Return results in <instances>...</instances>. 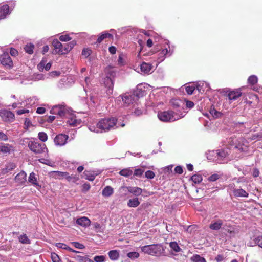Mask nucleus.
<instances>
[{
	"label": "nucleus",
	"mask_w": 262,
	"mask_h": 262,
	"mask_svg": "<svg viewBox=\"0 0 262 262\" xmlns=\"http://www.w3.org/2000/svg\"><path fill=\"white\" fill-rule=\"evenodd\" d=\"M90 189V185L89 183H85L82 185V191H88Z\"/></svg>",
	"instance_id": "774afa93"
},
{
	"label": "nucleus",
	"mask_w": 262,
	"mask_h": 262,
	"mask_svg": "<svg viewBox=\"0 0 262 262\" xmlns=\"http://www.w3.org/2000/svg\"><path fill=\"white\" fill-rule=\"evenodd\" d=\"M184 116L183 114H179L171 111L160 112L158 114V118L163 122H173Z\"/></svg>",
	"instance_id": "f03ea898"
},
{
	"label": "nucleus",
	"mask_w": 262,
	"mask_h": 262,
	"mask_svg": "<svg viewBox=\"0 0 262 262\" xmlns=\"http://www.w3.org/2000/svg\"><path fill=\"white\" fill-rule=\"evenodd\" d=\"M53 46L56 50H58L57 53H60L62 51L63 45L57 39H54L52 42Z\"/></svg>",
	"instance_id": "bb28decb"
},
{
	"label": "nucleus",
	"mask_w": 262,
	"mask_h": 262,
	"mask_svg": "<svg viewBox=\"0 0 262 262\" xmlns=\"http://www.w3.org/2000/svg\"><path fill=\"white\" fill-rule=\"evenodd\" d=\"M105 259V257L103 255L96 256L94 258V260L96 262H103Z\"/></svg>",
	"instance_id": "5fc2aeb1"
},
{
	"label": "nucleus",
	"mask_w": 262,
	"mask_h": 262,
	"mask_svg": "<svg viewBox=\"0 0 262 262\" xmlns=\"http://www.w3.org/2000/svg\"><path fill=\"white\" fill-rule=\"evenodd\" d=\"M59 39L61 41H68L71 39V38L69 36V35L66 34V35H62L60 36Z\"/></svg>",
	"instance_id": "4d7b16f0"
},
{
	"label": "nucleus",
	"mask_w": 262,
	"mask_h": 262,
	"mask_svg": "<svg viewBox=\"0 0 262 262\" xmlns=\"http://www.w3.org/2000/svg\"><path fill=\"white\" fill-rule=\"evenodd\" d=\"M9 7L8 5H4L0 7V20L4 19L9 14Z\"/></svg>",
	"instance_id": "6ab92c4d"
},
{
	"label": "nucleus",
	"mask_w": 262,
	"mask_h": 262,
	"mask_svg": "<svg viewBox=\"0 0 262 262\" xmlns=\"http://www.w3.org/2000/svg\"><path fill=\"white\" fill-rule=\"evenodd\" d=\"M168 53V49L165 48L163 49L159 54L158 60L159 62H162L165 58V56Z\"/></svg>",
	"instance_id": "72a5a7b5"
},
{
	"label": "nucleus",
	"mask_w": 262,
	"mask_h": 262,
	"mask_svg": "<svg viewBox=\"0 0 262 262\" xmlns=\"http://www.w3.org/2000/svg\"><path fill=\"white\" fill-rule=\"evenodd\" d=\"M209 114L213 118H217L221 115V113L217 111L214 108L210 109Z\"/></svg>",
	"instance_id": "79ce46f5"
},
{
	"label": "nucleus",
	"mask_w": 262,
	"mask_h": 262,
	"mask_svg": "<svg viewBox=\"0 0 262 262\" xmlns=\"http://www.w3.org/2000/svg\"><path fill=\"white\" fill-rule=\"evenodd\" d=\"M19 241L23 244H29L30 241L26 234L21 235L19 237Z\"/></svg>",
	"instance_id": "37998d69"
},
{
	"label": "nucleus",
	"mask_w": 262,
	"mask_h": 262,
	"mask_svg": "<svg viewBox=\"0 0 262 262\" xmlns=\"http://www.w3.org/2000/svg\"><path fill=\"white\" fill-rule=\"evenodd\" d=\"M113 193L114 189L112 187L110 186H106L102 191V195L105 197L110 196L113 194Z\"/></svg>",
	"instance_id": "5701e85b"
},
{
	"label": "nucleus",
	"mask_w": 262,
	"mask_h": 262,
	"mask_svg": "<svg viewBox=\"0 0 262 262\" xmlns=\"http://www.w3.org/2000/svg\"><path fill=\"white\" fill-rule=\"evenodd\" d=\"M28 146L32 151L36 154L46 152L48 150L45 144L39 143L35 140L29 141Z\"/></svg>",
	"instance_id": "20e7f679"
},
{
	"label": "nucleus",
	"mask_w": 262,
	"mask_h": 262,
	"mask_svg": "<svg viewBox=\"0 0 262 262\" xmlns=\"http://www.w3.org/2000/svg\"><path fill=\"white\" fill-rule=\"evenodd\" d=\"M0 61L3 65L9 68L12 67L13 66L11 58L7 52H5L0 56Z\"/></svg>",
	"instance_id": "9d476101"
},
{
	"label": "nucleus",
	"mask_w": 262,
	"mask_h": 262,
	"mask_svg": "<svg viewBox=\"0 0 262 262\" xmlns=\"http://www.w3.org/2000/svg\"><path fill=\"white\" fill-rule=\"evenodd\" d=\"M142 251L145 253L154 256H160L163 251L164 249L160 245H146L141 247Z\"/></svg>",
	"instance_id": "7ed1b4c3"
},
{
	"label": "nucleus",
	"mask_w": 262,
	"mask_h": 262,
	"mask_svg": "<svg viewBox=\"0 0 262 262\" xmlns=\"http://www.w3.org/2000/svg\"><path fill=\"white\" fill-rule=\"evenodd\" d=\"M65 178H66L68 181H72L73 182H75L78 179V178H77V177L69 176L68 173V176H66Z\"/></svg>",
	"instance_id": "680f3d73"
},
{
	"label": "nucleus",
	"mask_w": 262,
	"mask_h": 262,
	"mask_svg": "<svg viewBox=\"0 0 262 262\" xmlns=\"http://www.w3.org/2000/svg\"><path fill=\"white\" fill-rule=\"evenodd\" d=\"M72 244L76 248L79 249H82L84 248V246L82 244H80L78 242H73Z\"/></svg>",
	"instance_id": "69168bd1"
},
{
	"label": "nucleus",
	"mask_w": 262,
	"mask_h": 262,
	"mask_svg": "<svg viewBox=\"0 0 262 262\" xmlns=\"http://www.w3.org/2000/svg\"><path fill=\"white\" fill-rule=\"evenodd\" d=\"M255 243V236L253 238H251L250 241L247 243V246L249 247H253L256 245Z\"/></svg>",
	"instance_id": "338daca9"
},
{
	"label": "nucleus",
	"mask_w": 262,
	"mask_h": 262,
	"mask_svg": "<svg viewBox=\"0 0 262 262\" xmlns=\"http://www.w3.org/2000/svg\"><path fill=\"white\" fill-rule=\"evenodd\" d=\"M11 146L9 144H4L0 145V151L3 153H8L11 150Z\"/></svg>",
	"instance_id": "f704fd0d"
},
{
	"label": "nucleus",
	"mask_w": 262,
	"mask_h": 262,
	"mask_svg": "<svg viewBox=\"0 0 262 262\" xmlns=\"http://www.w3.org/2000/svg\"><path fill=\"white\" fill-rule=\"evenodd\" d=\"M127 256L132 259H134L139 257V254L137 252H131L127 253Z\"/></svg>",
	"instance_id": "de8ad7c7"
},
{
	"label": "nucleus",
	"mask_w": 262,
	"mask_h": 262,
	"mask_svg": "<svg viewBox=\"0 0 262 262\" xmlns=\"http://www.w3.org/2000/svg\"><path fill=\"white\" fill-rule=\"evenodd\" d=\"M121 189L124 190H127L129 192L133 193L135 195H140L141 194L142 190L139 187H121Z\"/></svg>",
	"instance_id": "ddd939ff"
},
{
	"label": "nucleus",
	"mask_w": 262,
	"mask_h": 262,
	"mask_svg": "<svg viewBox=\"0 0 262 262\" xmlns=\"http://www.w3.org/2000/svg\"><path fill=\"white\" fill-rule=\"evenodd\" d=\"M242 95V93L239 90H236L231 91L228 94L229 99L231 100H235Z\"/></svg>",
	"instance_id": "412c9836"
},
{
	"label": "nucleus",
	"mask_w": 262,
	"mask_h": 262,
	"mask_svg": "<svg viewBox=\"0 0 262 262\" xmlns=\"http://www.w3.org/2000/svg\"><path fill=\"white\" fill-rule=\"evenodd\" d=\"M38 161L42 163L45 164L46 165L51 166L52 163L51 161L48 159H46L43 158L39 159Z\"/></svg>",
	"instance_id": "bf43d9fd"
},
{
	"label": "nucleus",
	"mask_w": 262,
	"mask_h": 262,
	"mask_svg": "<svg viewBox=\"0 0 262 262\" xmlns=\"http://www.w3.org/2000/svg\"><path fill=\"white\" fill-rule=\"evenodd\" d=\"M254 243H256V245H258L262 248V236L255 237Z\"/></svg>",
	"instance_id": "09e8293b"
},
{
	"label": "nucleus",
	"mask_w": 262,
	"mask_h": 262,
	"mask_svg": "<svg viewBox=\"0 0 262 262\" xmlns=\"http://www.w3.org/2000/svg\"><path fill=\"white\" fill-rule=\"evenodd\" d=\"M8 140V138L7 135L3 132L0 131V140L6 141Z\"/></svg>",
	"instance_id": "0e129e2a"
},
{
	"label": "nucleus",
	"mask_w": 262,
	"mask_h": 262,
	"mask_svg": "<svg viewBox=\"0 0 262 262\" xmlns=\"http://www.w3.org/2000/svg\"><path fill=\"white\" fill-rule=\"evenodd\" d=\"M169 246L174 251L178 252L181 250V248L176 242H172L169 243Z\"/></svg>",
	"instance_id": "c9c22d12"
},
{
	"label": "nucleus",
	"mask_w": 262,
	"mask_h": 262,
	"mask_svg": "<svg viewBox=\"0 0 262 262\" xmlns=\"http://www.w3.org/2000/svg\"><path fill=\"white\" fill-rule=\"evenodd\" d=\"M0 116L5 121H12L14 119V114L11 111L4 110L0 112Z\"/></svg>",
	"instance_id": "f8f14e48"
},
{
	"label": "nucleus",
	"mask_w": 262,
	"mask_h": 262,
	"mask_svg": "<svg viewBox=\"0 0 262 262\" xmlns=\"http://www.w3.org/2000/svg\"><path fill=\"white\" fill-rule=\"evenodd\" d=\"M114 74H115V73L113 72L110 76H107L103 80V83L105 87L107 88L106 93L107 95H110L113 93L114 83L111 77H114L115 76Z\"/></svg>",
	"instance_id": "423d86ee"
},
{
	"label": "nucleus",
	"mask_w": 262,
	"mask_h": 262,
	"mask_svg": "<svg viewBox=\"0 0 262 262\" xmlns=\"http://www.w3.org/2000/svg\"><path fill=\"white\" fill-rule=\"evenodd\" d=\"M34 45L32 43L27 44L24 48L25 51L26 52L28 53L29 54H31L33 52L34 49Z\"/></svg>",
	"instance_id": "58836bf2"
},
{
	"label": "nucleus",
	"mask_w": 262,
	"mask_h": 262,
	"mask_svg": "<svg viewBox=\"0 0 262 262\" xmlns=\"http://www.w3.org/2000/svg\"><path fill=\"white\" fill-rule=\"evenodd\" d=\"M51 258L53 262H61L59 256L55 253H51Z\"/></svg>",
	"instance_id": "8fccbe9b"
},
{
	"label": "nucleus",
	"mask_w": 262,
	"mask_h": 262,
	"mask_svg": "<svg viewBox=\"0 0 262 262\" xmlns=\"http://www.w3.org/2000/svg\"><path fill=\"white\" fill-rule=\"evenodd\" d=\"M233 193L235 197H243L247 198L248 196V193L245 190L240 189H234L233 190Z\"/></svg>",
	"instance_id": "a211bd4d"
},
{
	"label": "nucleus",
	"mask_w": 262,
	"mask_h": 262,
	"mask_svg": "<svg viewBox=\"0 0 262 262\" xmlns=\"http://www.w3.org/2000/svg\"><path fill=\"white\" fill-rule=\"evenodd\" d=\"M38 136V138L42 142H45L48 139V136L44 132H39Z\"/></svg>",
	"instance_id": "a18cd8bd"
},
{
	"label": "nucleus",
	"mask_w": 262,
	"mask_h": 262,
	"mask_svg": "<svg viewBox=\"0 0 262 262\" xmlns=\"http://www.w3.org/2000/svg\"><path fill=\"white\" fill-rule=\"evenodd\" d=\"M145 175L146 178L150 179H153L155 176L154 172L150 170L147 171Z\"/></svg>",
	"instance_id": "13d9d810"
},
{
	"label": "nucleus",
	"mask_w": 262,
	"mask_h": 262,
	"mask_svg": "<svg viewBox=\"0 0 262 262\" xmlns=\"http://www.w3.org/2000/svg\"><path fill=\"white\" fill-rule=\"evenodd\" d=\"M144 172V170L142 169L139 168L135 170L134 175L137 177H141Z\"/></svg>",
	"instance_id": "052dcab7"
},
{
	"label": "nucleus",
	"mask_w": 262,
	"mask_h": 262,
	"mask_svg": "<svg viewBox=\"0 0 262 262\" xmlns=\"http://www.w3.org/2000/svg\"><path fill=\"white\" fill-rule=\"evenodd\" d=\"M190 260L192 262H207L205 258L199 254H194L191 258Z\"/></svg>",
	"instance_id": "cd10ccee"
},
{
	"label": "nucleus",
	"mask_w": 262,
	"mask_h": 262,
	"mask_svg": "<svg viewBox=\"0 0 262 262\" xmlns=\"http://www.w3.org/2000/svg\"><path fill=\"white\" fill-rule=\"evenodd\" d=\"M68 138L69 136L68 135L60 134L57 135L54 138V143L57 146H63L66 144Z\"/></svg>",
	"instance_id": "9b49d317"
},
{
	"label": "nucleus",
	"mask_w": 262,
	"mask_h": 262,
	"mask_svg": "<svg viewBox=\"0 0 262 262\" xmlns=\"http://www.w3.org/2000/svg\"><path fill=\"white\" fill-rule=\"evenodd\" d=\"M140 202L138 198H135L132 199H129L127 202V205L129 207H136L138 206Z\"/></svg>",
	"instance_id": "a878e982"
},
{
	"label": "nucleus",
	"mask_w": 262,
	"mask_h": 262,
	"mask_svg": "<svg viewBox=\"0 0 262 262\" xmlns=\"http://www.w3.org/2000/svg\"><path fill=\"white\" fill-rule=\"evenodd\" d=\"M124 126L125 123L119 124L115 118H104L100 120L96 125L94 124L90 125L89 129L91 132L98 133L109 131L120 126L124 127Z\"/></svg>",
	"instance_id": "f257e3e1"
},
{
	"label": "nucleus",
	"mask_w": 262,
	"mask_h": 262,
	"mask_svg": "<svg viewBox=\"0 0 262 262\" xmlns=\"http://www.w3.org/2000/svg\"><path fill=\"white\" fill-rule=\"evenodd\" d=\"M88 173H89L88 171L84 172L85 178L91 181H93L95 179L96 176L98 174V173H94L91 174L90 175H89Z\"/></svg>",
	"instance_id": "c03bdc74"
},
{
	"label": "nucleus",
	"mask_w": 262,
	"mask_h": 262,
	"mask_svg": "<svg viewBox=\"0 0 262 262\" xmlns=\"http://www.w3.org/2000/svg\"><path fill=\"white\" fill-rule=\"evenodd\" d=\"M108 255L111 260H116L119 257V252L116 250H111L108 252Z\"/></svg>",
	"instance_id": "7c9ffc66"
},
{
	"label": "nucleus",
	"mask_w": 262,
	"mask_h": 262,
	"mask_svg": "<svg viewBox=\"0 0 262 262\" xmlns=\"http://www.w3.org/2000/svg\"><path fill=\"white\" fill-rule=\"evenodd\" d=\"M137 98V96L135 94H129L126 93L121 96L122 101L124 102V106H128L130 104H133Z\"/></svg>",
	"instance_id": "6e6552de"
},
{
	"label": "nucleus",
	"mask_w": 262,
	"mask_h": 262,
	"mask_svg": "<svg viewBox=\"0 0 262 262\" xmlns=\"http://www.w3.org/2000/svg\"><path fill=\"white\" fill-rule=\"evenodd\" d=\"M76 223L81 226L86 227L90 225L91 221L89 218L83 216L77 219Z\"/></svg>",
	"instance_id": "f3484780"
},
{
	"label": "nucleus",
	"mask_w": 262,
	"mask_h": 262,
	"mask_svg": "<svg viewBox=\"0 0 262 262\" xmlns=\"http://www.w3.org/2000/svg\"><path fill=\"white\" fill-rule=\"evenodd\" d=\"M50 112L51 113L58 115L61 117L66 116L68 113L65 106L63 105L54 106L52 107Z\"/></svg>",
	"instance_id": "0eeeda50"
},
{
	"label": "nucleus",
	"mask_w": 262,
	"mask_h": 262,
	"mask_svg": "<svg viewBox=\"0 0 262 262\" xmlns=\"http://www.w3.org/2000/svg\"><path fill=\"white\" fill-rule=\"evenodd\" d=\"M28 181L33 185L35 186L38 189L41 187V186L37 183V178L35 177V174L34 172H32L30 174L28 178Z\"/></svg>",
	"instance_id": "4be33fe9"
},
{
	"label": "nucleus",
	"mask_w": 262,
	"mask_h": 262,
	"mask_svg": "<svg viewBox=\"0 0 262 262\" xmlns=\"http://www.w3.org/2000/svg\"><path fill=\"white\" fill-rule=\"evenodd\" d=\"M16 165L14 163H8L6 166L5 168L3 169L2 172L3 173H7L16 168Z\"/></svg>",
	"instance_id": "c85d7f7f"
},
{
	"label": "nucleus",
	"mask_w": 262,
	"mask_h": 262,
	"mask_svg": "<svg viewBox=\"0 0 262 262\" xmlns=\"http://www.w3.org/2000/svg\"><path fill=\"white\" fill-rule=\"evenodd\" d=\"M262 138V133H258L253 134L250 137H248V139L250 141L252 140H259Z\"/></svg>",
	"instance_id": "4c0bfd02"
},
{
	"label": "nucleus",
	"mask_w": 262,
	"mask_h": 262,
	"mask_svg": "<svg viewBox=\"0 0 262 262\" xmlns=\"http://www.w3.org/2000/svg\"><path fill=\"white\" fill-rule=\"evenodd\" d=\"M212 154L213 156H215L219 159H222L226 158L229 155V150L228 149H219L213 151Z\"/></svg>",
	"instance_id": "4468645a"
},
{
	"label": "nucleus",
	"mask_w": 262,
	"mask_h": 262,
	"mask_svg": "<svg viewBox=\"0 0 262 262\" xmlns=\"http://www.w3.org/2000/svg\"><path fill=\"white\" fill-rule=\"evenodd\" d=\"M220 178V176L218 174L215 173L213 174H212L208 178V180L210 182H213L217 179H219Z\"/></svg>",
	"instance_id": "3c124183"
},
{
	"label": "nucleus",
	"mask_w": 262,
	"mask_h": 262,
	"mask_svg": "<svg viewBox=\"0 0 262 262\" xmlns=\"http://www.w3.org/2000/svg\"><path fill=\"white\" fill-rule=\"evenodd\" d=\"M54 177L56 179H62L65 178L66 176H68V172H61V171H54L53 172Z\"/></svg>",
	"instance_id": "2f4dec72"
},
{
	"label": "nucleus",
	"mask_w": 262,
	"mask_h": 262,
	"mask_svg": "<svg viewBox=\"0 0 262 262\" xmlns=\"http://www.w3.org/2000/svg\"><path fill=\"white\" fill-rule=\"evenodd\" d=\"M87 256H82L81 255H77L75 258L78 262H84Z\"/></svg>",
	"instance_id": "e2e57ef3"
},
{
	"label": "nucleus",
	"mask_w": 262,
	"mask_h": 262,
	"mask_svg": "<svg viewBox=\"0 0 262 262\" xmlns=\"http://www.w3.org/2000/svg\"><path fill=\"white\" fill-rule=\"evenodd\" d=\"M196 89L199 92L203 93L204 92L208 91L210 89V88L209 86V83L203 81L200 82L197 84Z\"/></svg>",
	"instance_id": "2eb2a0df"
},
{
	"label": "nucleus",
	"mask_w": 262,
	"mask_h": 262,
	"mask_svg": "<svg viewBox=\"0 0 262 262\" xmlns=\"http://www.w3.org/2000/svg\"><path fill=\"white\" fill-rule=\"evenodd\" d=\"M66 116L68 118L67 123L69 125L73 126H78L81 125L82 123L81 120L77 118V116L74 114H69L68 113Z\"/></svg>",
	"instance_id": "1a4fd4ad"
},
{
	"label": "nucleus",
	"mask_w": 262,
	"mask_h": 262,
	"mask_svg": "<svg viewBox=\"0 0 262 262\" xmlns=\"http://www.w3.org/2000/svg\"><path fill=\"white\" fill-rule=\"evenodd\" d=\"M191 180L194 183H199L202 181V177L200 174H194L191 177Z\"/></svg>",
	"instance_id": "a19ab883"
},
{
	"label": "nucleus",
	"mask_w": 262,
	"mask_h": 262,
	"mask_svg": "<svg viewBox=\"0 0 262 262\" xmlns=\"http://www.w3.org/2000/svg\"><path fill=\"white\" fill-rule=\"evenodd\" d=\"M38 100V98L36 96H33L26 100V105L30 106L35 105L37 104Z\"/></svg>",
	"instance_id": "393cba45"
},
{
	"label": "nucleus",
	"mask_w": 262,
	"mask_h": 262,
	"mask_svg": "<svg viewBox=\"0 0 262 262\" xmlns=\"http://www.w3.org/2000/svg\"><path fill=\"white\" fill-rule=\"evenodd\" d=\"M222 225L223 221L221 220H219L216 222L210 224L209 228L212 230H218L221 228Z\"/></svg>",
	"instance_id": "b1692460"
},
{
	"label": "nucleus",
	"mask_w": 262,
	"mask_h": 262,
	"mask_svg": "<svg viewBox=\"0 0 262 262\" xmlns=\"http://www.w3.org/2000/svg\"><path fill=\"white\" fill-rule=\"evenodd\" d=\"M249 142L242 137H239L235 144V147L242 152L247 153L249 150Z\"/></svg>",
	"instance_id": "39448f33"
},
{
	"label": "nucleus",
	"mask_w": 262,
	"mask_h": 262,
	"mask_svg": "<svg viewBox=\"0 0 262 262\" xmlns=\"http://www.w3.org/2000/svg\"><path fill=\"white\" fill-rule=\"evenodd\" d=\"M119 174L124 177H129L133 174V171L129 168L121 170L119 172Z\"/></svg>",
	"instance_id": "473e14b6"
},
{
	"label": "nucleus",
	"mask_w": 262,
	"mask_h": 262,
	"mask_svg": "<svg viewBox=\"0 0 262 262\" xmlns=\"http://www.w3.org/2000/svg\"><path fill=\"white\" fill-rule=\"evenodd\" d=\"M76 41L75 40H72L68 43H67V51H70L74 46L76 45Z\"/></svg>",
	"instance_id": "603ef678"
},
{
	"label": "nucleus",
	"mask_w": 262,
	"mask_h": 262,
	"mask_svg": "<svg viewBox=\"0 0 262 262\" xmlns=\"http://www.w3.org/2000/svg\"><path fill=\"white\" fill-rule=\"evenodd\" d=\"M112 37H113V36L111 34L107 33H104L102 34L100 36H99V37L98 38V39H97V42L100 43L104 39L106 38H111Z\"/></svg>",
	"instance_id": "ea45409f"
},
{
	"label": "nucleus",
	"mask_w": 262,
	"mask_h": 262,
	"mask_svg": "<svg viewBox=\"0 0 262 262\" xmlns=\"http://www.w3.org/2000/svg\"><path fill=\"white\" fill-rule=\"evenodd\" d=\"M195 88L194 86H187L185 88L186 91L187 93L189 95H191L194 91L195 90Z\"/></svg>",
	"instance_id": "864d4df0"
},
{
	"label": "nucleus",
	"mask_w": 262,
	"mask_h": 262,
	"mask_svg": "<svg viewBox=\"0 0 262 262\" xmlns=\"http://www.w3.org/2000/svg\"><path fill=\"white\" fill-rule=\"evenodd\" d=\"M152 66L148 63L143 62L140 66V70L142 73L144 74H149L151 73L152 69Z\"/></svg>",
	"instance_id": "dca6fc26"
},
{
	"label": "nucleus",
	"mask_w": 262,
	"mask_h": 262,
	"mask_svg": "<svg viewBox=\"0 0 262 262\" xmlns=\"http://www.w3.org/2000/svg\"><path fill=\"white\" fill-rule=\"evenodd\" d=\"M249 83L254 84L257 82V77L255 75L250 76L248 79Z\"/></svg>",
	"instance_id": "49530a36"
},
{
	"label": "nucleus",
	"mask_w": 262,
	"mask_h": 262,
	"mask_svg": "<svg viewBox=\"0 0 262 262\" xmlns=\"http://www.w3.org/2000/svg\"><path fill=\"white\" fill-rule=\"evenodd\" d=\"M47 62V59L46 57L42 58L40 62L38 64V69L40 71H42L46 67V64Z\"/></svg>",
	"instance_id": "e433bc0d"
},
{
	"label": "nucleus",
	"mask_w": 262,
	"mask_h": 262,
	"mask_svg": "<svg viewBox=\"0 0 262 262\" xmlns=\"http://www.w3.org/2000/svg\"><path fill=\"white\" fill-rule=\"evenodd\" d=\"M26 177L27 174L24 171H22L16 176L15 180L16 182L23 184L26 181Z\"/></svg>",
	"instance_id": "aec40b11"
},
{
	"label": "nucleus",
	"mask_w": 262,
	"mask_h": 262,
	"mask_svg": "<svg viewBox=\"0 0 262 262\" xmlns=\"http://www.w3.org/2000/svg\"><path fill=\"white\" fill-rule=\"evenodd\" d=\"M56 246L57 247L59 248L68 250H69V251H70L71 252H75V253H79V252L78 251H77L76 250H74L72 249L70 247H68L67 245H66L64 244H63V243H56Z\"/></svg>",
	"instance_id": "c756f323"
},
{
	"label": "nucleus",
	"mask_w": 262,
	"mask_h": 262,
	"mask_svg": "<svg viewBox=\"0 0 262 262\" xmlns=\"http://www.w3.org/2000/svg\"><path fill=\"white\" fill-rule=\"evenodd\" d=\"M92 53V51L89 49H84L82 52V55L85 58L89 57Z\"/></svg>",
	"instance_id": "6e6d98bb"
}]
</instances>
